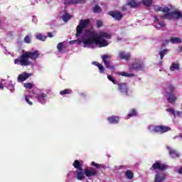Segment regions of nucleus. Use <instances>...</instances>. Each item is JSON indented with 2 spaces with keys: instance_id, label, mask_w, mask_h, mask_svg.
Here are the masks:
<instances>
[{
  "instance_id": "obj_53",
  "label": "nucleus",
  "mask_w": 182,
  "mask_h": 182,
  "mask_svg": "<svg viewBox=\"0 0 182 182\" xmlns=\"http://www.w3.org/2000/svg\"><path fill=\"white\" fill-rule=\"evenodd\" d=\"M166 43H168V41H166Z\"/></svg>"
},
{
  "instance_id": "obj_13",
  "label": "nucleus",
  "mask_w": 182,
  "mask_h": 182,
  "mask_svg": "<svg viewBox=\"0 0 182 182\" xmlns=\"http://www.w3.org/2000/svg\"><path fill=\"white\" fill-rule=\"evenodd\" d=\"M167 150H168L169 156L172 157V159H178L181 157V154L176 151V149H171L170 146H166Z\"/></svg>"
},
{
  "instance_id": "obj_41",
  "label": "nucleus",
  "mask_w": 182,
  "mask_h": 182,
  "mask_svg": "<svg viewBox=\"0 0 182 182\" xmlns=\"http://www.w3.org/2000/svg\"><path fill=\"white\" fill-rule=\"evenodd\" d=\"M25 100L28 105H29L30 106H32V105H33V103L29 100V98H28L26 95H25Z\"/></svg>"
},
{
  "instance_id": "obj_25",
  "label": "nucleus",
  "mask_w": 182,
  "mask_h": 182,
  "mask_svg": "<svg viewBox=\"0 0 182 182\" xmlns=\"http://www.w3.org/2000/svg\"><path fill=\"white\" fill-rule=\"evenodd\" d=\"M60 95H61V96H65V95H72V89L68 88V89L61 90L60 92Z\"/></svg>"
},
{
  "instance_id": "obj_39",
  "label": "nucleus",
  "mask_w": 182,
  "mask_h": 182,
  "mask_svg": "<svg viewBox=\"0 0 182 182\" xmlns=\"http://www.w3.org/2000/svg\"><path fill=\"white\" fill-rule=\"evenodd\" d=\"M154 9L156 12H161V7H160V6H157V5L154 6Z\"/></svg>"
},
{
  "instance_id": "obj_45",
  "label": "nucleus",
  "mask_w": 182,
  "mask_h": 182,
  "mask_svg": "<svg viewBox=\"0 0 182 182\" xmlns=\"http://www.w3.org/2000/svg\"><path fill=\"white\" fill-rule=\"evenodd\" d=\"M47 35L48 38H53V34L52 33V32H48Z\"/></svg>"
},
{
  "instance_id": "obj_31",
  "label": "nucleus",
  "mask_w": 182,
  "mask_h": 182,
  "mask_svg": "<svg viewBox=\"0 0 182 182\" xmlns=\"http://www.w3.org/2000/svg\"><path fill=\"white\" fill-rule=\"evenodd\" d=\"M142 4L145 6H151L153 4V0H142Z\"/></svg>"
},
{
  "instance_id": "obj_24",
  "label": "nucleus",
  "mask_w": 182,
  "mask_h": 182,
  "mask_svg": "<svg viewBox=\"0 0 182 182\" xmlns=\"http://www.w3.org/2000/svg\"><path fill=\"white\" fill-rule=\"evenodd\" d=\"M125 176L128 180H132L134 178V173L131 170H127Z\"/></svg>"
},
{
  "instance_id": "obj_33",
  "label": "nucleus",
  "mask_w": 182,
  "mask_h": 182,
  "mask_svg": "<svg viewBox=\"0 0 182 182\" xmlns=\"http://www.w3.org/2000/svg\"><path fill=\"white\" fill-rule=\"evenodd\" d=\"M23 87L26 88V89H28V90H31L33 87V84H32L31 82H27V83H24L23 84Z\"/></svg>"
},
{
  "instance_id": "obj_23",
  "label": "nucleus",
  "mask_w": 182,
  "mask_h": 182,
  "mask_svg": "<svg viewBox=\"0 0 182 182\" xmlns=\"http://www.w3.org/2000/svg\"><path fill=\"white\" fill-rule=\"evenodd\" d=\"M36 39H38V41H41L42 42H45V41H46V39H48V36H45L42 33H38L36 36Z\"/></svg>"
},
{
  "instance_id": "obj_15",
  "label": "nucleus",
  "mask_w": 182,
  "mask_h": 182,
  "mask_svg": "<svg viewBox=\"0 0 182 182\" xmlns=\"http://www.w3.org/2000/svg\"><path fill=\"white\" fill-rule=\"evenodd\" d=\"M31 76L30 73H27L26 72L18 75V77H17V82H18V83H22V82H25V80H26L27 79H28V77Z\"/></svg>"
},
{
  "instance_id": "obj_2",
  "label": "nucleus",
  "mask_w": 182,
  "mask_h": 182,
  "mask_svg": "<svg viewBox=\"0 0 182 182\" xmlns=\"http://www.w3.org/2000/svg\"><path fill=\"white\" fill-rule=\"evenodd\" d=\"M39 51L38 50L30 52L26 51L23 53L18 58L14 60L15 65H20L21 66H30L32 64V62L29 60H36L39 58Z\"/></svg>"
},
{
  "instance_id": "obj_4",
  "label": "nucleus",
  "mask_w": 182,
  "mask_h": 182,
  "mask_svg": "<svg viewBox=\"0 0 182 182\" xmlns=\"http://www.w3.org/2000/svg\"><path fill=\"white\" fill-rule=\"evenodd\" d=\"M73 167L77 168L76 171V178L80 181H83L86 177L85 176V173H83V168H82V165L80 164V161L79 160H75L73 164Z\"/></svg>"
},
{
  "instance_id": "obj_30",
  "label": "nucleus",
  "mask_w": 182,
  "mask_h": 182,
  "mask_svg": "<svg viewBox=\"0 0 182 182\" xmlns=\"http://www.w3.org/2000/svg\"><path fill=\"white\" fill-rule=\"evenodd\" d=\"M161 12H164L165 15H167V14H171V12H170V8L167 6L161 7Z\"/></svg>"
},
{
  "instance_id": "obj_7",
  "label": "nucleus",
  "mask_w": 182,
  "mask_h": 182,
  "mask_svg": "<svg viewBox=\"0 0 182 182\" xmlns=\"http://www.w3.org/2000/svg\"><path fill=\"white\" fill-rule=\"evenodd\" d=\"M149 129H151L153 133H167V132H170L171 128L170 127L164 126V125H159V126H154L151 125L149 126Z\"/></svg>"
},
{
  "instance_id": "obj_10",
  "label": "nucleus",
  "mask_w": 182,
  "mask_h": 182,
  "mask_svg": "<svg viewBox=\"0 0 182 182\" xmlns=\"http://www.w3.org/2000/svg\"><path fill=\"white\" fill-rule=\"evenodd\" d=\"M118 90L120 91L122 95H125V96H129V86L126 82L118 83Z\"/></svg>"
},
{
  "instance_id": "obj_35",
  "label": "nucleus",
  "mask_w": 182,
  "mask_h": 182,
  "mask_svg": "<svg viewBox=\"0 0 182 182\" xmlns=\"http://www.w3.org/2000/svg\"><path fill=\"white\" fill-rule=\"evenodd\" d=\"M96 25H97V28H102V26H103V21H102L101 20H97Z\"/></svg>"
},
{
  "instance_id": "obj_8",
  "label": "nucleus",
  "mask_w": 182,
  "mask_h": 182,
  "mask_svg": "<svg viewBox=\"0 0 182 182\" xmlns=\"http://www.w3.org/2000/svg\"><path fill=\"white\" fill-rule=\"evenodd\" d=\"M102 59L107 69H110L111 70H116V67L113 65L112 60H110V55H104L102 56Z\"/></svg>"
},
{
  "instance_id": "obj_9",
  "label": "nucleus",
  "mask_w": 182,
  "mask_h": 182,
  "mask_svg": "<svg viewBox=\"0 0 182 182\" xmlns=\"http://www.w3.org/2000/svg\"><path fill=\"white\" fill-rule=\"evenodd\" d=\"M168 167V166L161 163V161H156L150 170H159V171H164V170H167Z\"/></svg>"
},
{
  "instance_id": "obj_21",
  "label": "nucleus",
  "mask_w": 182,
  "mask_h": 182,
  "mask_svg": "<svg viewBox=\"0 0 182 182\" xmlns=\"http://www.w3.org/2000/svg\"><path fill=\"white\" fill-rule=\"evenodd\" d=\"M117 75H118V76H125L126 77H134V74L127 73L126 72H118Z\"/></svg>"
},
{
  "instance_id": "obj_20",
  "label": "nucleus",
  "mask_w": 182,
  "mask_h": 182,
  "mask_svg": "<svg viewBox=\"0 0 182 182\" xmlns=\"http://www.w3.org/2000/svg\"><path fill=\"white\" fill-rule=\"evenodd\" d=\"M127 5L131 6V8H137L140 6V3L136 2V0H130V1L127 3Z\"/></svg>"
},
{
  "instance_id": "obj_28",
  "label": "nucleus",
  "mask_w": 182,
  "mask_h": 182,
  "mask_svg": "<svg viewBox=\"0 0 182 182\" xmlns=\"http://www.w3.org/2000/svg\"><path fill=\"white\" fill-rule=\"evenodd\" d=\"M168 53V49H164L159 52L160 59L163 60L165 55H167Z\"/></svg>"
},
{
  "instance_id": "obj_47",
  "label": "nucleus",
  "mask_w": 182,
  "mask_h": 182,
  "mask_svg": "<svg viewBox=\"0 0 182 182\" xmlns=\"http://www.w3.org/2000/svg\"><path fill=\"white\" fill-rule=\"evenodd\" d=\"M154 22H158L159 23V18H157V16H154Z\"/></svg>"
},
{
  "instance_id": "obj_14",
  "label": "nucleus",
  "mask_w": 182,
  "mask_h": 182,
  "mask_svg": "<svg viewBox=\"0 0 182 182\" xmlns=\"http://www.w3.org/2000/svg\"><path fill=\"white\" fill-rule=\"evenodd\" d=\"M166 178V175L164 173L157 172L155 175L154 182H163Z\"/></svg>"
},
{
  "instance_id": "obj_38",
  "label": "nucleus",
  "mask_w": 182,
  "mask_h": 182,
  "mask_svg": "<svg viewBox=\"0 0 182 182\" xmlns=\"http://www.w3.org/2000/svg\"><path fill=\"white\" fill-rule=\"evenodd\" d=\"M86 2V0H74V5H76L77 4H85Z\"/></svg>"
},
{
  "instance_id": "obj_43",
  "label": "nucleus",
  "mask_w": 182,
  "mask_h": 182,
  "mask_svg": "<svg viewBox=\"0 0 182 182\" xmlns=\"http://www.w3.org/2000/svg\"><path fill=\"white\" fill-rule=\"evenodd\" d=\"M99 70L100 73H105V67H103V65L100 67Z\"/></svg>"
},
{
  "instance_id": "obj_51",
  "label": "nucleus",
  "mask_w": 182,
  "mask_h": 182,
  "mask_svg": "<svg viewBox=\"0 0 182 182\" xmlns=\"http://www.w3.org/2000/svg\"><path fill=\"white\" fill-rule=\"evenodd\" d=\"M4 90V86L2 85V83H0V90Z\"/></svg>"
},
{
  "instance_id": "obj_29",
  "label": "nucleus",
  "mask_w": 182,
  "mask_h": 182,
  "mask_svg": "<svg viewBox=\"0 0 182 182\" xmlns=\"http://www.w3.org/2000/svg\"><path fill=\"white\" fill-rule=\"evenodd\" d=\"M171 43H181V38L178 37L171 38Z\"/></svg>"
},
{
  "instance_id": "obj_1",
  "label": "nucleus",
  "mask_w": 182,
  "mask_h": 182,
  "mask_svg": "<svg viewBox=\"0 0 182 182\" xmlns=\"http://www.w3.org/2000/svg\"><path fill=\"white\" fill-rule=\"evenodd\" d=\"M85 36L87 39L82 41L84 46H87L89 45H97L98 48H106L109 46V42L106 39H112V34L101 31L99 35L95 31L87 30L85 33Z\"/></svg>"
},
{
  "instance_id": "obj_37",
  "label": "nucleus",
  "mask_w": 182,
  "mask_h": 182,
  "mask_svg": "<svg viewBox=\"0 0 182 182\" xmlns=\"http://www.w3.org/2000/svg\"><path fill=\"white\" fill-rule=\"evenodd\" d=\"M57 49L59 52H60V50H62V49H63V43H59L57 45Z\"/></svg>"
},
{
  "instance_id": "obj_22",
  "label": "nucleus",
  "mask_w": 182,
  "mask_h": 182,
  "mask_svg": "<svg viewBox=\"0 0 182 182\" xmlns=\"http://www.w3.org/2000/svg\"><path fill=\"white\" fill-rule=\"evenodd\" d=\"M135 116H137V110L134 108L129 111V113L127 115V119H130V117H134Z\"/></svg>"
},
{
  "instance_id": "obj_12",
  "label": "nucleus",
  "mask_w": 182,
  "mask_h": 182,
  "mask_svg": "<svg viewBox=\"0 0 182 182\" xmlns=\"http://www.w3.org/2000/svg\"><path fill=\"white\" fill-rule=\"evenodd\" d=\"M108 15L114 18L115 21H122V18H123V14L120 11H110L108 12Z\"/></svg>"
},
{
  "instance_id": "obj_5",
  "label": "nucleus",
  "mask_w": 182,
  "mask_h": 182,
  "mask_svg": "<svg viewBox=\"0 0 182 182\" xmlns=\"http://www.w3.org/2000/svg\"><path fill=\"white\" fill-rule=\"evenodd\" d=\"M144 69V62L143 60L136 58L129 67V70H136L140 72Z\"/></svg>"
},
{
  "instance_id": "obj_50",
  "label": "nucleus",
  "mask_w": 182,
  "mask_h": 182,
  "mask_svg": "<svg viewBox=\"0 0 182 182\" xmlns=\"http://www.w3.org/2000/svg\"><path fill=\"white\" fill-rule=\"evenodd\" d=\"M100 168H106V166L103 165V164H100Z\"/></svg>"
},
{
  "instance_id": "obj_42",
  "label": "nucleus",
  "mask_w": 182,
  "mask_h": 182,
  "mask_svg": "<svg viewBox=\"0 0 182 182\" xmlns=\"http://www.w3.org/2000/svg\"><path fill=\"white\" fill-rule=\"evenodd\" d=\"M92 166H93L94 167H96V168H100V164H96L95 161H92L91 163Z\"/></svg>"
},
{
  "instance_id": "obj_17",
  "label": "nucleus",
  "mask_w": 182,
  "mask_h": 182,
  "mask_svg": "<svg viewBox=\"0 0 182 182\" xmlns=\"http://www.w3.org/2000/svg\"><path fill=\"white\" fill-rule=\"evenodd\" d=\"M36 97L40 103L43 104L45 103V102H46V97H48V94L41 92L40 94H38Z\"/></svg>"
},
{
  "instance_id": "obj_49",
  "label": "nucleus",
  "mask_w": 182,
  "mask_h": 182,
  "mask_svg": "<svg viewBox=\"0 0 182 182\" xmlns=\"http://www.w3.org/2000/svg\"><path fill=\"white\" fill-rule=\"evenodd\" d=\"M178 173L179 174H182V167H181V168L178 169Z\"/></svg>"
},
{
  "instance_id": "obj_48",
  "label": "nucleus",
  "mask_w": 182,
  "mask_h": 182,
  "mask_svg": "<svg viewBox=\"0 0 182 182\" xmlns=\"http://www.w3.org/2000/svg\"><path fill=\"white\" fill-rule=\"evenodd\" d=\"M97 66L98 67L99 69H100V68H102V66H103V65L100 64V63H98Z\"/></svg>"
},
{
  "instance_id": "obj_19",
  "label": "nucleus",
  "mask_w": 182,
  "mask_h": 182,
  "mask_svg": "<svg viewBox=\"0 0 182 182\" xmlns=\"http://www.w3.org/2000/svg\"><path fill=\"white\" fill-rule=\"evenodd\" d=\"M170 70L174 72L176 70H180V64L173 62L170 66Z\"/></svg>"
},
{
  "instance_id": "obj_40",
  "label": "nucleus",
  "mask_w": 182,
  "mask_h": 182,
  "mask_svg": "<svg viewBox=\"0 0 182 182\" xmlns=\"http://www.w3.org/2000/svg\"><path fill=\"white\" fill-rule=\"evenodd\" d=\"M24 42L26 43H31V37L29 36H26L24 38Z\"/></svg>"
},
{
  "instance_id": "obj_16",
  "label": "nucleus",
  "mask_w": 182,
  "mask_h": 182,
  "mask_svg": "<svg viewBox=\"0 0 182 182\" xmlns=\"http://www.w3.org/2000/svg\"><path fill=\"white\" fill-rule=\"evenodd\" d=\"M107 121L110 124H117L120 122V117L117 116L112 115L107 117Z\"/></svg>"
},
{
  "instance_id": "obj_32",
  "label": "nucleus",
  "mask_w": 182,
  "mask_h": 182,
  "mask_svg": "<svg viewBox=\"0 0 182 182\" xmlns=\"http://www.w3.org/2000/svg\"><path fill=\"white\" fill-rule=\"evenodd\" d=\"M93 12H95V14H100V12H102V8H100L99 5L96 4L93 8Z\"/></svg>"
},
{
  "instance_id": "obj_26",
  "label": "nucleus",
  "mask_w": 182,
  "mask_h": 182,
  "mask_svg": "<svg viewBox=\"0 0 182 182\" xmlns=\"http://www.w3.org/2000/svg\"><path fill=\"white\" fill-rule=\"evenodd\" d=\"M62 19L64 22H68V21L72 19V16L68 13H66L62 16Z\"/></svg>"
},
{
  "instance_id": "obj_18",
  "label": "nucleus",
  "mask_w": 182,
  "mask_h": 182,
  "mask_svg": "<svg viewBox=\"0 0 182 182\" xmlns=\"http://www.w3.org/2000/svg\"><path fill=\"white\" fill-rule=\"evenodd\" d=\"M119 58L124 60H129V59L132 58V55H130V53L120 52Z\"/></svg>"
},
{
  "instance_id": "obj_46",
  "label": "nucleus",
  "mask_w": 182,
  "mask_h": 182,
  "mask_svg": "<svg viewBox=\"0 0 182 182\" xmlns=\"http://www.w3.org/2000/svg\"><path fill=\"white\" fill-rule=\"evenodd\" d=\"M92 65H95V66H97V65L99 64V62H97V61H93V62L92 63Z\"/></svg>"
},
{
  "instance_id": "obj_44",
  "label": "nucleus",
  "mask_w": 182,
  "mask_h": 182,
  "mask_svg": "<svg viewBox=\"0 0 182 182\" xmlns=\"http://www.w3.org/2000/svg\"><path fill=\"white\" fill-rule=\"evenodd\" d=\"M159 26H166V24H164V21L158 22Z\"/></svg>"
},
{
  "instance_id": "obj_52",
  "label": "nucleus",
  "mask_w": 182,
  "mask_h": 182,
  "mask_svg": "<svg viewBox=\"0 0 182 182\" xmlns=\"http://www.w3.org/2000/svg\"><path fill=\"white\" fill-rule=\"evenodd\" d=\"M94 1V2H98L99 1V0H93Z\"/></svg>"
},
{
  "instance_id": "obj_36",
  "label": "nucleus",
  "mask_w": 182,
  "mask_h": 182,
  "mask_svg": "<svg viewBox=\"0 0 182 182\" xmlns=\"http://www.w3.org/2000/svg\"><path fill=\"white\" fill-rule=\"evenodd\" d=\"M166 112L171 113V114H173V116H176V112L174 111V109H173V108L166 109Z\"/></svg>"
},
{
  "instance_id": "obj_3",
  "label": "nucleus",
  "mask_w": 182,
  "mask_h": 182,
  "mask_svg": "<svg viewBox=\"0 0 182 182\" xmlns=\"http://www.w3.org/2000/svg\"><path fill=\"white\" fill-rule=\"evenodd\" d=\"M167 87L165 88L166 93L165 96L167 97V101L168 103H171V105H174V103H176V100H177L176 95L173 93V92L176 90V87L171 84L167 83Z\"/></svg>"
},
{
  "instance_id": "obj_6",
  "label": "nucleus",
  "mask_w": 182,
  "mask_h": 182,
  "mask_svg": "<svg viewBox=\"0 0 182 182\" xmlns=\"http://www.w3.org/2000/svg\"><path fill=\"white\" fill-rule=\"evenodd\" d=\"M89 23H90V20L89 19H82L80 21V23L76 28L77 38L80 36V35H82V32H83V29H85V28H87V25H89Z\"/></svg>"
},
{
  "instance_id": "obj_11",
  "label": "nucleus",
  "mask_w": 182,
  "mask_h": 182,
  "mask_svg": "<svg viewBox=\"0 0 182 182\" xmlns=\"http://www.w3.org/2000/svg\"><path fill=\"white\" fill-rule=\"evenodd\" d=\"M83 173L86 177H95L97 176V170L93 167L87 168L84 170Z\"/></svg>"
},
{
  "instance_id": "obj_34",
  "label": "nucleus",
  "mask_w": 182,
  "mask_h": 182,
  "mask_svg": "<svg viewBox=\"0 0 182 182\" xmlns=\"http://www.w3.org/2000/svg\"><path fill=\"white\" fill-rule=\"evenodd\" d=\"M107 79L109 80L110 82H112L113 85H117V81L112 77V75H108Z\"/></svg>"
},
{
  "instance_id": "obj_27",
  "label": "nucleus",
  "mask_w": 182,
  "mask_h": 182,
  "mask_svg": "<svg viewBox=\"0 0 182 182\" xmlns=\"http://www.w3.org/2000/svg\"><path fill=\"white\" fill-rule=\"evenodd\" d=\"M60 1L63 2L65 6H68V5H75L74 0H60Z\"/></svg>"
},
{
  "instance_id": "obj_54",
  "label": "nucleus",
  "mask_w": 182,
  "mask_h": 182,
  "mask_svg": "<svg viewBox=\"0 0 182 182\" xmlns=\"http://www.w3.org/2000/svg\"><path fill=\"white\" fill-rule=\"evenodd\" d=\"M178 114H180V112H178Z\"/></svg>"
}]
</instances>
